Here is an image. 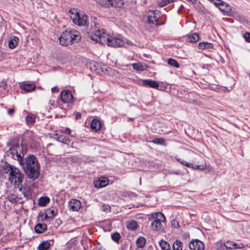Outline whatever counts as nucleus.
Listing matches in <instances>:
<instances>
[{
    "label": "nucleus",
    "mask_w": 250,
    "mask_h": 250,
    "mask_svg": "<svg viewBox=\"0 0 250 250\" xmlns=\"http://www.w3.org/2000/svg\"><path fill=\"white\" fill-rule=\"evenodd\" d=\"M213 3L219 9L221 5H222V4H223V1L222 0H215Z\"/></svg>",
    "instance_id": "obj_43"
},
{
    "label": "nucleus",
    "mask_w": 250,
    "mask_h": 250,
    "mask_svg": "<svg viewBox=\"0 0 250 250\" xmlns=\"http://www.w3.org/2000/svg\"><path fill=\"white\" fill-rule=\"evenodd\" d=\"M159 245L163 250H169L170 249V245L165 240H161L159 242Z\"/></svg>",
    "instance_id": "obj_31"
},
{
    "label": "nucleus",
    "mask_w": 250,
    "mask_h": 250,
    "mask_svg": "<svg viewBox=\"0 0 250 250\" xmlns=\"http://www.w3.org/2000/svg\"><path fill=\"white\" fill-rule=\"evenodd\" d=\"M91 39L101 44H106L109 46L114 47H122L125 44L124 39L108 36L103 29L96 30L91 35Z\"/></svg>",
    "instance_id": "obj_1"
},
{
    "label": "nucleus",
    "mask_w": 250,
    "mask_h": 250,
    "mask_svg": "<svg viewBox=\"0 0 250 250\" xmlns=\"http://www.w3.org/2000/svg\"><path fill=\"white\" fill-rule=\"evenodd\" d=\"M199 35L196 33H192L188 37V41L190 42H196L199 40Z\"/></svg>",
    "instance_id": "obj_26"
},
{
    "label": "nucleus",
    "mask_w": 250,
    "mask_h": 250,
    "mask_svg": "<svg viewBox=\"0 0 250 250\" xmlns=\"http://www.w3.org/2000/svg\"><path fill=\"white\" fill-rule=\"evenodd\" d=\"M243 38L245 39L246 42L250 43V33L249 32H246L244 34Z\"/></svg>",
    "instance_id": "obj_47"
},
{
    "label": "nucleus",
    "mask_w": 250,
    "mask_h": 250,
    "mask_svg": "<svg viewBox=\"0 0 250 250\" xmlns=\"http://www.w3.org/2000/svg\"><path fill=\"white\" fill-rule=\"evenodd\" d=\"M146 243V239L143 237H139L136 240V244L139 248H143Z\"/></svg>",
    "instance_id": "obj_33"
},
{
    "label": "nucleus",
    "mask_w": 250,
    "mask_h": 250,
    "mask_svg": "<svg viewBox=\"0 0 250 250\" xmlns=\"http://www.w3.org/2000/svg\"><path fill=\"white\" fill-rule=\"evenodd\" d=\"M188 2H192L193 4H195L197 2V0H187Z\"/></svg>",
    "instance_id": "obj_55"
},
{
    "label": "nucleus",
    "mask_w": 250,
    "mask_h": 250,
    "mask_svg": "<svg viewBox=\"0 0 250 250\" xmlns=\"http://www.w3.org/2000/svg\"><path fill=\"white\" fill-rule=\"evenodd\" d=\"M167 63L169 65L175 67V68H179L180 67V64L179 62L175 59L173 58H169L167 60Z\"/></svg>",
    "instance_id": "obj_32"
},
{
    "label": "nucleus",
    "mask_w": 250,
    "mask_h": 250,
    "mask_svg": "<svg viewBox=\"0 0 250 250\" xmlns=\"http://www.w3.org/2000/svg\"><path fill=\"white\" fill-rule=\"evenodd\" d=\"M20 88L26 92H30L35 90L36 85L33 83L25 82L21 83Z\"/></svg>",
    "instance_id": "obj_17"
},
{
    "label": "nucleus",
    "mask_w": 250,
    "mask_h": 250,
    "mask_svg": "<svg viewBox=\"0 0 250 250\" xmlns=\"http://www.w3.org/2000/svg\"><path fill=\"white\" fill-rule=\"evenodd\" d=\"M174 1V0H161L159 1L158 5L159 7H163Z\"/></svg>",
    "instance_id": "obj_35"
},
{
    "label": "nucleus",
    "mask_w": 250,
    "mask_h": 250,
    "mask_svg": "<svg viewBox=\"0 0 250 250\" xmlns=\"http://www.w3.org/2000/svg\"><path fill=\"white\" fill-rule=\"evenodd\" d=\"M110 208V207L108 205H104L103 206V210L104 211H107L108 210H109Z\"/></svg>",
    "instance_id": "obj_53"
},
{
    "label": "nucleus",
    "mask_w": 250,
    "mask_h": 250,
    "mask_svg": "<svg viewBox=\"0 0 250 250\" xmlns=\"http://www.w3.org/2000/svg\"><path fill=\"white\" fill-rule=\"evenodd\" d=\"M70 209L74 211H78L82 207L81 202L77 199H72L68 203Z\"/></svg>",
    "instance_id": "obj_12"
},
{
    "label": "nucleus",
    "mask_w": 250,
    "mask_h": 250,
    "mask_svg": "<svg viewBox=\"0 0 250 250\" xmlns=\"http://www.w3.org/2000/svg\"><path fill=\"white\" fill-rule=\"evenodd\" d=\"M143 84L144 86H148L149 87L155 88L158 90H160V84L157 81L149 80V79H146V80H143Z\"/></svg>",
    "instance_id": "obj_14"
},
{
    "label": "nucleus",
    "mask_w": 250,
    "mask_h": 250,
    "mask_svg": "<svg viewBox=\"0 0 250 250\" xmlns=\"http://www.w3.org/2000/svg\"><path fill=\"white\" fill-rule=\"evenodd\" d=\"M155 128H153L154 132L159 134L163 135L166 134L169 132V130H163V129L167 128V126H154Z\"/></svg>",
    "instance_id": "obj_22"
},
{
    "label": "nucleus",
    "mask_w": 250,
    "mask_h": 250,
    "mask_svg": "<svg viewBox=\"0 0 250 250\" xmlns=\"http://www.w3.org/2000/svg\"><path fill=\"white\" fill-rule=\"evenodd\" d=\"M61 101L65 104L71 103L73 102V96L69 90H62L60 94Z\"/></svg>",
    "instance_id": "obj_8"
},
{
    "label": "nucleus",
    "mask_w": 250,
    "mask_h": 250,
    "mask_svg": "<svg viewBox=\"0 0 250 250\" xmlns=\"http://www.w3.org/2000/svg\"><path fill=\"white\" fill-rule=\"evenodd\" d=\"M172 225L174 226V227H177V226H179L178 222L176 220H173L171 222Z\"/></svg>",
    "instance_id": "obj_51"
},
{
    "label": "nucleus",
    "mask_w": 250,
    "mask_h": 250,
    "mask_svg": "<svg viewBox=\"0 0 250 250\" xmlns=\"http://www.w3.org/2000/svg\"><path fill=\"white\" fill-rule=\"evenodd\" d=\"M14 112H15V108H10V109H8L7 111V114L11 116H12L13 115V114H14Z\"/></svg>",
    "instance_id": "obj_49"
},
{
    "label": "nucleus",
    "mask_w": 250,
    "mask_h": 250,
    "mask_svg": "<svg viewBox=\"0 0 250 250\" xmlns=\"http://www.w3.org/2000/svg\"><path fill=\"white\" fill-rule=\"evenodd\" d=\"M21 150V147L17 144L15 146L11 148L8 153L13 159L18 160L20 165H23V160L20 153Z\"/></svg>",
    "instance_id": "obj_7"
},
{
    "label": "nucleus",
    "mask_w": 250,
    "mask_h": 250,
    "mask_svg": "<svg viewBox=\"0 0 250 250\" xmlns=\"http://www.w3.org/2000/svg\"><path fill=\"white\" fill-rule=\"evenodd\" d=\"M23 167L27 176L33 179H37L40 175V166L37 159L34 155L25 158Z\"/></svg>",
    "instance_id": "obj_2"
},
{
    "label": "nucleus",
    "mask_w": 250,
    "mask_h": 250,
    "mask_svg": "<svg viewBox=\"0 0 250 250\" xmlns=\"http://www.w3.org/2000/svg\"><path fill=\"white\" fill-rule=\"evenodd\" d=\"M233 242L232 241H227L225 243V246L227 249H233L234 247H233Z\"/></svg>",
    "instance_id": "obj_45"
},
{
    "label": "nucleus",
    "mask_w": 250,
    "mask_h": 250,
    "mask_svg": "<svg viewBox=\"0 0 250 250\" xmlns=\"http://www.w3.org/2000/svg\"><path fill=\"white\" fill-rule=\"evenodd\" d=\"M219 10L224 15L231 16L232 15L231 6L224 1L223 4H222V5H221Z\"/></svg>",
    "instance_id": "obj_13"
},
{
    "label": "nucleus",
    "mask_w": 250,
    "mask_h": 250,
    "mask_svg": "<svg viewBox=\"0 0 250 250\" xmlns=\"http://www.w3.org/2000/svg\"><path fill=\"white\" fill-rule=\"evenodd\" d=\"M173 173H174V174H176V175H179V174H180L179 172H177V171L175 172H174Z\"/></svg>",
    "instance_id": "obj_57"
},
{
    "label": "nucleus",
    "mask_w": 250,
    "mask_h": 250,
    "mask_svg": "<svg viewBox=\"0 0 250 250\" xmlns=\"http://www.w3.org/2000/svg\"><path fill=\"white\" fill-rule=\"evenodd\" d=\"M148 219H154L151 224V229L153 230H160L163 228L162 222L165 221L166 218L163 213L158 212L149 214Z\"/></svg>",
    "instance_id": "obj_4"
},
{
    "label": "nucleus",
    "mask_w": 250,
    "mask_h": 250,
    "mask_svg": "<svg viewBox=\"0 0 250 250\" xmlns=\"http://www.w3.org/2000/svg\"><path fill=\"white\" fill-rule=\"evenodd\" d=\"M163 130H168L167 129V128H166V129H163Z\"/></svg>",
    "instance_id": "obj_60"
},
{
    "label": "nucleus",
    "mask_w": 250,
    "mask_h": 250,
    "mask_svg": "<svg viewBox=\"0 0 250 250\" xmlns=\"http://www.w3.org/2000/svg\"><path fill=\"white\" fill-rule=\"evenodd\" d=\"M24 178V175L21 171L14 166L12 171H11L10 176L8 177L9 180L12 183H14L15 186L19 187L20 184L22 182Z\"/></svg>",
    "instance_id": "obj_5"
},
{
    "label": "nucleus",
    "mask_w": 250,
    "mask_h": 250,
    "mask_svg": "<svg viewBox=\"0 0 250 250\" xmlns=\"http://www.w3.org/2000/svg\"><path fill=\"white\" fill-rule=\"evenodd\" d=\"M173 249L174 250H182V243L179 240H176L173 244Z\"/></svg>",
    "instance_id": "obj_34"
},
{
    "label": "nucleus",
    "mask_w": 250,
    "mask_h": 250,
    "mask_svg": "<svg viewBox=\"0 0 250 250\" xmlns=\"http://www.w3.org/2000/svg\"><path fill=\"white\" fill-rule=\"evenodd\" d=\"M36 116L32 113H29L25 117V121L27 124H34L35 122Z\"/></svg>",
    "instance_id": "obj_25"
},
{
    "label": "nucleus",
    "mask_w": 250,
    "mask_h": 250,
    "mask_svg": "<svg viewBox=\"0 0 250 250\" xmlns=\"http://www.w3.org/2000/svg\"><path fill=\"white\" fill-rule=\"evenodd\" d=\"M152 142L157 145H164L165 140L162 138H155L152 141Z\"/></svg>",
    "instance_id": "obj_39"
},
{
    "label": "nucleus",
    "mask_w": 250,
    "mask_h": 250,
    "mask_svg": "<svg viewBox=\"0 0 250 250\" xmlns=\"http://www.w3.org/2000/svg\"><path fill=\"white\" fill-rule=\"evenodd\" d=\"M93 250H102L98 248H95Z\"/></svg>",
    "instance_id": "obj_56"
},
{
    "label": "nucleus",
    "mask_w": 250,
    "mask_h": 250,
    "mask_svg": "<svg viewBox=\"0 0 250 250\" xmlns=\"http://www.w3.org/2000/svg\"><path fill=\"white\" fill-rule=\"evenodd\" d=\"M208 0V1H209L210 2H212V3H213V2H214V1L215 0Z\"/></svg>",
    "instance_id": "obj_59"
},
{
    "label": "nucleus",
    "mask_w": 250,
    "mask_h": 250,
    "mask_svg": "<svg viewBox=\"0 0 250 250\" xmlns=\"http://www.w3.org/2000/svg\"><path fill=\"white\" fill-rule=\"evenodd\" d=\"M14 166L11 165L8 163L5 162L0 167V174H9L10 176L11 171L13 169Z\"/></svg>",
    "instance_id": "obj_15"
},
{
    "label": "nucleus",
    "mask_w": 250,
    "mask_h": 250,
    "mask_svg": "<svg viewBox=\"0 0 250 250\" xmlns=\"http://www.w3.org/2000/svg\"><path fill=\"white\" fill-rule=\"evenodd\" d=\"M121 236L119 233H115L112 235V239L116 242H118L120 239Z\"/></svg>",
    "instance_id": "obj_44"
},
{
    "label": "nucleus",
    "mask_w": 250,
    "mask_h": 250,
    "mask_svg": "<svg viewBox=\"0 0 250 250\" xmlns=\"http://www.w3.org/2000/svg\"><path fill=\"white\" fill-rule=\"evenodd\" d=\"M111 0H99V3L103 6L109 7L111 5Z\"/></svg>",
    "instance_id": "obj_37"
},
{
    "label": "nucleus",
    "mask_w": 250,
    "mask_h": 250,
    "mask_svg": "<svg viewBox=\"0 0 250 250\" xmlns=\"http://www.w3.org/2000/svg\"><path fill=\"white\" fill-rule=\"evenodd\" d=\"M87 126L88 127H89V129L91 131L97 132L101 129L102 126Z\"/></svg>",
    "instance_id": "obj_46"
},
{
    "label": "nucleus",
    "mask_w": 250,
    "mask_h": 250,
    "mask_svg": "<svg viewBox=\"0 0 250 250\" xmlns=\"http://www.w3.org/2000/svg\"><path fill=\"white\" fill-rule=\"evenodd\" d=\"M56 69H57L56 67H54V70H56Z\"/></svg>",
    "instance_id": "obj_61"
},
{
    "label": "nucleus",
    "mask_w": 250,
    "mask_h": 250,
    "mask_svg": "<svg viewBox=\"0 0 250 250\" xmlns=\"http://www.w3.org/2000/svg\"><path fill=\"white\" fill-rule=\"evenodd\" d=\"M213 47V45L212 43L206 42H201L198 44V48L201 50L209 49Z\"/></svg>",
    "instance_id": "obj_23"
},
{
    "label": "nucleus",
    "mask_w": 250,
    "mask_h": 250,
    "mask_svg": "<svg viewBox=\"0 0 250 250\" xmlns=\"http://www.w3.org/2000/svg\"><path fill=\"white\" fill-rule=\"evenodd\" d=\"M180 7H181V8H184V5H183V4H181V5H180Z\"/></svg>",
    "instance_id": "obj_58"
},
{
    "label": "nucleus",
    "mask_w": 250,
    "mask_h": 250,
    "mask_svg": "<svg viewBox=\"0 0 250 250\" xmlns=\"http://www.w3.org/2000/svg\"><path fill=\"white\" fill-rule=\"evenodd\" d=\"M148 23H152L157 26L162 25L165 23V22L159 23L160 12L158 10H150L147 12Z\"/></svg>",
    "instance_id": "obj_6"
},
{
    "label": "nucleus",
    "mask_w": 250,
    "mask_h": 250,
    "mask_svg": "<svg viewBox=\"0 0 250 250\" xmlns=\"http://www.w3.org/2000/svg\"><path fill=\"white\" fill-rule=\"evenodd\" d=\"M19 42V38L16 36H13V38L9 41V47L12 49H14L17 46Z\"/></svg>",
    "instance_id": "obj_21"
},
{
    "label": "nucleus",
    "mask_w": 250,
    "mask_h": 250,
    "mask_svg": "<svg viewBox=\"0 0 250 250\" xmlns=\"http://www.w3.org/2000/svg\"><path fill=\"white\" fill-rule=\"evenodd\" d=\"M111 5L113 7H120L123 4L122 0H111Z\"/></svg>",
    "instance_id": "obj_36"
},
{
    "label": "nucleus",
    "mask_w": 250,
    "mask_h": 250,
    "mask_svg": "<svg viewBox=\"0 0 250 250\" xmlns=\"http://www.w3.org/2000/svg\"><path fill=\"white\" fill-rule=\"evenodd\" d=\"M132 65L133 69L138 71H143L145 70L144 66L140 63H134L127 65Z\"/></svg>",
    "instance_id": "obj_28"
},
{
    "label": "nucleus",
    "mask_w": 250,
    "mask_h": 250,
    "mask_svg": "<svg viewBox=\"0 0 250 250\" xmlns=\"http://www.w3.org/2000/svg\"><path fill=\"white\" fill-rule=\"evenodd\" d=\"M54 148V146L52 144H49L47 146V150L49 155H52L51 150Z\"/></svg>",
    "instance_id": "obj_48"
},
{
    "label": "nucleus",
    "mask_w": 250,
    "mask_h": 250,
    "mask_svg": "<svg viewBox=\"0 0 250 250\" xmlns=\"http://www.w3.org/2000/svg\"><path fill=\"white\" fill-rule=\"evenodd\" d=\"M58 140L60 142H61L64 144H68L70 142V140L63 136H61L58 138Z\"/></svg>",
    "instance_id": "obj_38"
},
{
    "label": "nucleus",
    "mask_w": 250,
    "mask_h": 250,
    "mask_svg": "<svg viewBox=\"0 0 250 250\" xmlns=\"http://www.w3.org/2000/svg\"><path fill=\"white\" fill-rule=\"evenodd\" d=\"M20 190H21V187L20 188Z\"/></svg>",
    "instance_id": "obj_62"
},
{
    "label": "nucleus",
    "mask_w": 250,
    "mask_h": 250,
    "mask_svg": "<svg viewBox=\"0 0 250 250\" xmlns=\"http://www.w3.org/2000/svg\"><path fill=\"white\" fill-rule=\"evenodd\" d=\"M68 33L70 35L71 44L78 42L80 40L81 37L80 33L78 31L75 30H72L68 31Z\"/></svg>",
    "instance_id": "obj_18"
},
{
    "label": "nucleus",
    "mask_w": 250,
    "mask_h": 250,
    "mask_svg": "<svg viewBox=\"0 0 250 250\" xmlns=\"http://www.w3.org/2000/svg\"><path fill=\"white\" fill-rule=\"evenodd\" d=\"M233 245L234 247L233 249H241L245 248V245L243 243L237 244L233 242Z\"/></svg>",
    "instance_id": "obj_40"
},
{
    "label": "nucleus",
    "mask_w": 250,
    "mask_h": 250,
    "mask_svg": "<svg viewBox=\"0 0 250 250\" xmlns=\"http://www.w3.org/2000/svg\"><path fill=\"white\" fill-rule=\"evenodd\" d=\"M50 247V242L44 241L42 242L38 246L39 250H47Z\"/></svg>",
    "instance_id": "obj_29"
},
{
    "label": "nucleus",
    "mask_w": 250,
    "mask_h": 250,
    "mask_svg": "<svg viewBox=\"0 0 250 250\" xmlns=\"http://www.w3.org/2000/svg\"><path fill=\"white\" fill-rule=\"evenodd\" d=\"M102 125L103 122H101L98 117H89L87 118L85 122V125Z\"/></svg>",
    "instance_id": "obj_16"
},
{
    "label": "nucleus",
    "mask_w": 250,
    "mask_h": 250,
    "mask_svg": "<svg viewBox=\"0 0 250 250\" xmlns=\"http://www.w3.org/2000/svg\"><path fill=\"white\" fill-rule=\"evenodd\" d=\"M108 183V180L106 178H102L94 182V187L96 188H101L105 187Z\"/></svg>",
    "instance_id": "obj_19"
},
{
    "label": "nucleus",
    "mask_w": 250,
    "mask_h": 250,
    "mask_svg": "<svg viewBox=\"0 0 250 250\" xmlns=\"http://www.w3.org/2000/svg\"><path fill=\"white\" fill-rule=\"evenodd\" d=\"M47 229V226L45 224H38L35 227V230L38 233H41Z\"/></svg>",
    "instance_id": "obj_24"
},
{
    "label": "nucleus",
    "mask_w": 250,
    "mask_h": 250,
    "mask_svg": "<svg viewBox=\"0 0 250 250\" xmlns=\"http://www.w3.org/2000/svg\"><path fill=\"white\" fill-rule=\"evenodd\" d=\"M49 198L46 196L42 197L39 199V205L42 207H44L49 202Z\"/></svg>",
    "instance_id": "obj_30"
},
{
    "label": "nucleus",
    "mask_w": 250,
    "mask_h": 250,
    "mask_svg": "<svg viewBox=\"0 0 250 250\" xmlns=\"http://www.w3.org/2000/svg\"><path fill=\"white\" fill-rule=\"evenodd\" d=\"M82 117V114L80 112H76L75 113V118L77 120L81 119Z\"/></svg>",
    "instance_id": "obj_50"
},
{
    "label": "nucleus",
    "mask_w": 250,
    "mask_h": 250,
    "mask_svg": "<svg viewBox=\"0 0 250 250\" xmlns=\"http://www.w3.org/2000/svg\"><path fill=\"white\" fill-rule=\"evenodd\" d=\"M176 159L178 162L180 163L181 164L187 167H191L193 169H200L202 170L205 169L206 167V166L204 165L193 166L192 164L188 163L187 162L182 160L180 158H176Z\"/></svg>",
    "instance_id": "obj_11"
},
{
    "label": "nucleus",
    "mask_w": 250,
    "mask_h": 250,
    "mask_svg": "<svg viewBox=\"0 0 250 250\" xmlns=\"http://www.w3.org/2000/svg\"><path fill=\"white\" fill-rule=\"evenodd\" d=\"M68 13L71 14L70 18L75 24L79 26H88V18L84 13H80L75 9L69 10Z\"/></svg>",
    "instance_id": "obj_3"
},
{
    "label": "nucleus",
    "mask_w": 250,
    "mask_h": 250,
    "mask_svg": "<svg viewBox=\"0 0 250 250\" xmlns=\"http://www.w3.org/2000/svg\"><path fill=\"white\" fill-rule=\"evenodd\" d=\"M7 83L5 79H3L0 82V87L5 90L7 88Z\"/></svg>",
    "instance_id": "obj_42"
},
{
    "label": "nucleus",
    "mask_w": 250,
    "mask_h": 250,
    "mask_svg": "<svg viewBox=\"0 0 250 250\" xmlns=\"http://www.w3.org/2000/svg\"><path fill=\"white\" fill-rule=\"evenodd\" d=\"M65 133H66V134H70L71 130H70V129L69 128H66L65 129Z\"/></svg>",
    "instance_id": "obj_54"
},
{
    "label": "nucleus",
    "mask_w": 250,
    "mask_h": 250,
    "mask_svg": "<svg viewBox=\"0 0 250 250\" xmlns=\"http://www.w3.org/2000/svg\"><path fill=\"white\" fill-rule=\"evenodd\" d=\"M55 216V212L53 209H48L46 210L45 213L43 214H40L39 217L41 218L42 221H44V220L47 219V218H52Z\"/></svg>",
    "instance_id": "obj_20"
},
{
    "label": "nucleus",
    "mask_w": 250,
    "mask_h": 250,
    "mask_svg": "<svg viewBox=\"0 0 250 250\" xmlns=\"http://www.w3.org/2000/svg\"><path fill=\"white\" fill-rule=\"evenodd\" d=\"M126 227L128 229L134 230L138 228V224L135 221L132 220L126 222Z\"/></svg>",
    "instance_id": "obj_27"
},
{
    "label": "nucleus",
    "mask_w": 250,
    "mask_h": 250,
    "mask_svg": "<svg viewBox=\"0 0 250 250\" xmlns=\"http://www.w3.org/2000/svg\"><path fill=\"white\" fill-rule=\"evenodd\" d=\"M99 65L98 63H96L94 62L93 63V66H94V70L95 71V73L97 74H100L101 72H103V70H101V68H98L97 66Z\"/></svg>",
    "instance_id": "obj_41"
},
{
    "label": "nucleus",
    "mask_w": 250,
    "mask_h": 250,
    "mask_svg": "<svg viewBox=\"0 0 250 250\" xmlns=\"http://www.w3.org/2000/svg\"><path fill=\"white\" fill-rule=\"evenodd\" d=\"M51 91L53 93L58 92L59 91V89L58 88V87L55 86V87H52L51 88Z\"/></svg>",
    "instance_id": "obj_52"
},
{
    "label": "nucleus",
    "mask_w": 250,
    "mask_h": 250,
    "mask_svg": "<svg viewBox=\"0 0 250 250\" xmlns=\"http://www.w3.org/2000/svg\"><path fill=\"white\" fill-rule=\"evenodd\" d=\"M188 246L189 249L191 250H204L205 248L204 243L199 240H195L190 241Z\"/></svg>",
    "instance_id": "obj_10"
},
{
    "label": "nucleus",
    "mask_w": 250,
    "mask_h": 250,
    "mask_svg": "<svg viewBox=\"0 0 250 250\" xmlns=\"http://www.w3.org/2000/svg\"><path fill=\"white\" fill-rule=\"evenodd\" d=\"M60 43L63 46H67L71 44L69 33L67 29L63 31L59 38Z\"/></svg>",
    "instance_id": "obj_9"
}]
</instances>
